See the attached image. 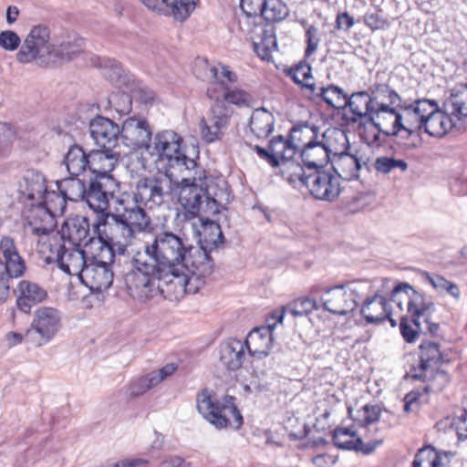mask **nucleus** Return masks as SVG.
<instances>
[{"label": "nucleus", "mask_w": 467, "mask_h": 467, "mask_svg": "<svg viewBox=\"0 0 467 467\" xmlns=\"http://www.w3.org/2000/svg\"><path fill=\"white\" fill-rule=\"evenodd\" d=\"M332 441L336 447L369 454L383 442V438L378 435L360 432L355 424L338 426L332 431Z\"/></svg>", "instance_id": "ddd939ff"}, {"label": "nucleus", "mask_w": 467, "mask_h": 467, "mask_svg": "<svg viewBox=\"0 0 467 467\" xmlns=\"http://www.w3.org/2000/svg\"><path fill=\"white\" fill-rule=\"evenodd\" d=\"M373 168L376 172L380 174H389V172L400 170L404 172L408 170L407 161L402 159H396L389 156L377 157L373 162Z\"/></svg>", "instance_id": "603ef678"}, {"label": "nucleus", "mask_w": 467, "mask_h": 467, "mask_svg": "<svg viewBox=\"0 0 467 467\" xmlns=\"http://www.w3.org/2000/svg\"><path fill=\"white\" fill-rule=\"evenodd\" d=\"M380 13L381 10L374 13L368 12L358 19V22L362 21L372 32L385 30L389 26V22Z\"/></svg>", "instance_id": "6e6d98bb"}, {"label": "nucleus", "mask_w": 467, "mask_h": 467, "mask_svg": "<svg viewBox=\"0 0 467 467\" xmlns=\"http://www.w3.org/2000/svg\"><path fill=\"white\" fill-rule=\"evenodd\" d=\"M285 315V309H276L271 312L266 319L265 326L261 327V328H268L269 333L273 335V330L277 326V324L282 323Z\"/></svg>", "instance_id": "338daca9"}, {"label": "nucleus", "mask_w": 467, "mask_h": 467, "mask_svg": "<svg viewBox=\"0 0 467 467\" xmlns=\"http://www.w3.org/2000/svg\"><path fill=\"white\" fill-rule=\"evenodd\" d=\"M370 119L388 137L397 136L400 131L404 130L402 114L388 104L381 103L371 111Z\"/></svg>", "instance_id": "cd10ccee"}, {"label": "nucleus", "mask_w": 467, "mask_h": 467, "mask_svg": "<svg viewBox=\"0 0 467 467\" xmlns=\"http://www.w3.org/2000/svg\"><path fill=\"white\" fill-rule=\"evenodd\" d=\"M305 186L314 198L322 201L332 202L341 192L338 176L329 171H317L308 174L305 179Z\"/></svg>", "instance_id": "dca6fc26"}, {"label": "nucleus", "mask_w": 467, "mask_h": 467, "mask_svg": "<svg viewBox=\"0 0 467 467\" xmlns=\"http://www.w3.org/2000/svg\"><path fill=\"white\" fill-rule=\"evenodd\" d=\"M57 216L48 212L43 203H32L26 215V231L35 236L55 231Z\"/></svg>", "instance_id": "bb28decb"}, {"label": "nucleus", "mask_w": 467, "mask_h": 467, "mask_svg": "<svg viewBox=\"0 0 467 467\" xmlns=\"http://www.w3.org/2000/svg\"><path fill=\"white\" fill-rule=\"evenodd\" d=\"M359 296L355 284L350 282L327 289L322 303L324 308L330 313L344 316L356 308Z\"/></svg>", "instance_id": "4468645a"}, {"label": "nucleus", "mask_w": 467, "mask_h": 467, "mask_svg": "<svg viewBox=\"0 0 467 467\" xmlns=\"http://www.w3.org/2000/svg\"><path fill=\"white\" fill-rule=\"evenodd\" d=\"M90 133L98 146L110 150H114L121 134L119 125L104 117H97L91 121Z\"/></svg>", "instance_id": "5701e85b"}, {"label": "nucleus", "mask_w": 467, "mask_h": 467, "mask_svg": "<svg viewBox=\"0 0 467 467\" xmlns=\"http://www.w3.org/2000/svg\"><path fill=\"white\" fill-rule=\"evenodd\" d=\"M335 149L317 140L300 150V156L305 166L308 168H323L331 161Z\"/></svg>", "instance_id": "c9c22d12"}, {"label": "nucleus", "mask_w": 467, "mask_h": 467, "mask_svg": "<svg viewBox=\"0 0 467 467\" xmlns=\"http://www.w3.org/2000/svg\"><path fill=\"white\" fill-rule=\"evenodd\" d=\"M265 0H240V6L246 19L259 18Z\"/></svg>", "instance_id": "680f3d73"}, {"label": "nucleus", "mask_w": 467, "mask_h": 467, "mask_svg": "<svg viewBox=\"0 0 467 467\" xmlns=\"http://www.w3.org/2000/svg\"><path fill=\"white\" fill-rule=\"evenodd\" d=\"M163 181L161 176L141 177L136 185L135 202L149 208L161 205L164 201Z\"/></svg>", "instance_id": "aec40b11"}, {"label": "nucleus", "mask_w": 467, "mask_h": 467, "mask_svg": "<svg viewBox=\"0 0 467 467\" xmlns=\"http://www.w3.org/2000/svg\"><path fill=\"white\" fill-rule=\"evenodd\" d=\"M359 412V428L361 431L368 433V425L379 420L380 409L376 405L367 404L361 408Z\"/></svg>", "instance_id": "13d9d810"}, {"label": "nucleus", "mask_w": 467, "mask_h": 467, "mask_svg": "<svg viewBox=\"0 0 467 467\" xmlns=\"http://www.w3.org/2000/svg\"><path fill=\"white\" fill-rule=\"evenodd\" d=\"M213 80L209 82L206 88L207 97L213 100V105H220L222 108H228L226 104L237 107L250 106L253 97L245 89L229 85L237 82L238 76L229 66L219 63L210 69Z\"/></svg>", "instance_id": "0eeeda50"}, {"label": "nucleus", "mask_w": 467, "mask_h": 467, "mask_svg": "<svg viewBox=\"0 0 467 467\" xmlns=\"http://www.w3.org/2000/svg\"><path fill=\"white\" fill-rule=\"evenodd\" d=\"M119 218L132 229L136 234L138 233H150L153 225L150 217L146 213L144 209L136 206L126 210L123 214H119Z\"/></svg>", "instance_id": "a19ab883"}, {"label": "nucleus", "mask_w": 467, "mask_h": 467, "mask_svg": "<svg viewBox=\"0 0 467 467\" xmlns=\"http://www.w3.org/2000/svg\"><path fill=\"white\" fill-rule=\"evenodd\" d=\"M337 140L341 142V150L335 148L331 158V163L335 175L350 181L358 177L360 163L356 155L348 152L350 148L347 135L342 131L337 132Z\"/></svg>", "instance_id": "2eb2a0df"}, {"label": "nucleus", "mask_w": 467, "mask_h": 467, "mask_svg": "<svg viewBox=\"0 0 467 467\" xmlns=\"http://www.w3.org/2000/svg\"><path fill=\"white\" fill-rule=\"evenodd\" d=\"M153 387L155 384L150 380V374H148L131 382L129 388L130 395V397H139Z\"/></svg>", "instance_id": "052dcab7"}, {"label": "nucleus", "mask_w": 467, "mask_h": 467, "mask_svg": "<svg viewBox=\"0 0 467 467\" xmlns=\"http://www.w3.org/2000/svg\"><path fill=\"white\" fill-rule=\"evenodd\" d=\"M280 166H282V176L290 183H300L301 185L305 186V179L307 175L305 174V171L302 165L291 159L283 162Z\"/></svg>", "instance_id": "5fc2aeb1"}, {"label": "nucleus", "mask_w": 467, "mask_h": 467, "mask_svg": "<svg viewBox=\"0 0 467 467\" xmlns=\"http://www.w3.org/2000/svg\"><path fill=\"white\" fill-rule=\"evenodd\" d=\"M60 326L61 315L57 308L40 306L35 311L31 327L45 341L50 340L57 333Z\"/></svg>", "instance_id": "393cba45"}, {"label": "nucleus", "mask_w": 467, "mask_h": 467, "mask_svg": "<svg viewBox=\"0 0 467 467\" xmlns=\"http://www.w3.org/2000/svg\"><path fill=\"white\" fill-rule=\"evenodd\" d=\"M254 150L260 159L265 161L272 167H279L283 162L294 158L296 151L291 140L283 136L274 137L267 149L254 145Z\"/></svg>", "instance_id": "412c9836"}, {"label": "nucleus", "mask_w": 467, "mask_h": 467, "mask_svg": "<svg viewBox=\"0 0 467 467\" xmlns=\"http://www.w3.org/2000/svg\"><path fill=\"white\" fill-rule=\"evenodd\" d=\"M132 268L125 275L126 289L134 299L145 301L159 292V281L169 276L147 254L137 250L131 259Z\"/></svg>", "instance_id": "423d86ee"}, {"label": "nucleus", "mask_w": 467, "mask_h": 467, "mask_svg": "<svg viewBox=\"0 0 467 467\" xmlns=\"http://www.w3.org/2000/svg\"><path fill=\"white\" fill-rule=\"evenodd\" d=\"M317 137L318 129L316 126L308 123H299L290 130L288 138L297 152L316 141Z\"/></svg>", "instance_id": "37998d69"}, {"label": "nucleus", "mask_w": 467, "mask_h": 467, "mask_svg": "<svg viewBox=\"0 0 467 467\" xmlns=\"http://www.w3.org/2000/svg\"><path fill=\"white\" fill-rule=\"evenodd\" d=\"M232 113L229 108L213 105L209 110L208 118L202 117L199 122L202 140L206 143L221 140L223 135V130L229 124Z\"/></svg>", "instance_id": "f3484780"}, {"label": "nucleus", "mask_w": 467, "mask_h": 467, "mask_svg": "<svg viewBox=\"0 0 467 467\" xmlns=\"http://www.w3.org/2000/svg\"><path fill=\"white\" fill-rule=\"evenodd\" d=\"M37 192L44 195H40L43 199L40 203H43L45 209L48 212L53 213L56 216L63 215L67 207V199L62 192L56 191H47L43 184L38 185Z\"/></svg>", "instance_id": "a18cd8bd"}, {"label": "nucleus", "mask_w": 467, "mask_h": 467, "mask_svg": "<svg viewBox=\"0 0 467 467\" xmlns=\"http://www.w3.org/2000/svg\"><path fill=\"white\" fill-rule=\"evenodd\" d=\"M142 253L171 279L169 283L183 288L187 294L198 293L207 283L214 263L203 247H187L175 234L163 231L147 243Z\"/></svg>", "instance_id": "f257e3e1"}, {"label": "nucleus", "mask_w": 467, "mask_h": 467, "mask_svg": "<svg viewBox=\"0 0 467 467\" xmlns=\"http://www.w3.org/2000/svg\"><path fill=\"white\" fill-rule=\"evenodd\" d=\"M244 343L236 338H230L221 345L220 360L229 370H237L244 359Z\"/></svg>", "instance_id": "e433bc0d"}, {"label": "nucleus", "mask_w": 467, "mask_h": 467, "mask_svg": "<svg viewBox=\"0 0 467 467\" xmlns=\"http://www.w3.org/2000/svg\"><path fill=\"white\" fill-rule=\"evenodd\" d=\"M60 235L65 236L68 245L81 247L84 244L88 251L96 250V246H91V242L97 240L89 237V223L85 217L76 216L67 219L62 226Z\"/></svg>", "instance_id": "b1692460"}, {"label": "nucleus", "mask_w": 467, "mask_h": 467, "mask_svg": "<svg viewBox=\"0 0 467 467\" xmlns=\"http://www.w3.org/2000/svg\"><path fill=\"white\" fill-rule=\"evenodd\" d=\"M391 302L399 308L410 314L400 318V332L405 342L411 344L420 337L421 331L420 319L427 316L434 307L432 302H427L425 296L408 283L397 285L390 295Z\"/></svg>", "instance_id": "7ed1b4c3"}, {"label": "nucleus", "mask_w": 467, "mask_h": 467, "mask_svg": "<svg viewBox=\"0 0 467 467\" xmlns=\"http://www.w3.org/2000/svg\"><path fill=\"white\" fill-rule=\"evenodd\" d=\"M190 171L192 170V174L183 177L180 182H174L179 189V202L190 217H196L199 215L202 198L206 196L208 201H212L216 209L214 213L219 212V206L223 201H228L229 193L226 191L224 181H221L223 187L215 186L213 184V180H209L206 176V171L194 161H190Z\"/></svg>", "instance_id": "f03ea898"}, {"label": "nucleus", "mask_w": 467, "mask_h": 467, "mask_svg": "<svg viewBox=\"0 0 467 467\" xmlns=\"http://www.w3.org/2000/svg\"><path fill=\"white\" fill-rule=\"evenodd\" d=\"M49 30L47 26H35L24 41L16 55L20 63H30L40 56L42 51L51 54L49 41Z\"/></svg>", "instance_id": "a211bd4d"}, {"label": "nucleus", "mask_w": 467, "mask_h": 467, "mask_svg": "<svg viewBox=\"0 0 467 467\" xmlns=\"http://www.w3.org/2000/svg\"><path fill=\"white\" fill-rule=\"evenodd\" d=\"M250 36L253 49L262 59L269 61L272 52L276 47V39L273 33L265 30L262 25L254 24L253 26L244 29Z\"/></svg>", "instance_id": "f704fd0d"}, {"label": "nucleus", "mask_w": 467, "mask_h": 467, "mask_svg": "<svg viewBox=\"0 0 467 467\" xmlns=\"http://www.w3.org/2000/svg\"><path fill=\"white\" fill-rule=\"evenodd\" d=\"M36 237V252L47 264L56 263L66 249L64 235L57 231L43 234Z\"/></svg>", "instance_id": "c756f323"}, {"label": "nucleus", "mask_w": 467, "mask_h": 467, "mask_svg": "<svg viewBox=\"0 0 467 467\" xmlns=\"http://www.w3.org/2000/svg\"><path fill=\"white\" fill-rule=\"evenodd\" d=\"M94 232L98 235L97 241L91 242V246H96L99 250V244L110 248L114 254L135 253L133 248L136 234L120 218L119 215L110 214L109 217L97 220L94 223Z\"/></svg>", "instance_id": "1a4fd4ad"}, {"label": "nucleus", "mask_w": 467, "mask_h": 467, "mask_svg": "<svg viewBox=\"0 0 467 467\" xmlns=\"http://www.w3.org/2000/svg\"><path fill=\"white\" fill-rule=\"evenodd\" d=\"M441 454L431 445L420 449L415 455L413 467H440Z\"/></svg>", "instance_id": "864d4df0"}, {"label": "nucleus", "mask_w": 467, "mask_h": 467, "mask_svg": "<svg viewBox=\"0 0 467 467\" xmlns=\"http://www.w3.org/2000/svg\"><path fill=\"white\" fill-rule=\"evenodd\" d=\"M288 14L289 9L283 0H265L260 16L267 22L275 23L284 20Z\"/></svg>", "instance_id": "de8ad7c7"}, {"label": "nucleus", "mask_w": 467, "mask_h": 467, "mask_svg": "<svg viewBox=\"0 0 467 467\" xmlns=\"http://www.w3.org/2000/svg\"><path fill=\"white\" fill-rule=\"evenodd\" d=\"M273 341V335L268 328H255L251 331L244 343L245 349L251 356H267Z\"/></svg>", "instance_id": "58836bf2"}, {"label": "nucleus", "mask_w": 467, "mask_h": 467, "mask_svg": "<svg viewBox=\"0 0 467 467\" xmlns=\"http://www.w3.org/2000/svg\"><path fill=\"white\" fill-rule=\"evenodd\" d=\"M112 195L113 193L106 189L102 181L94 180L90 182L84 199L90 209L98 213L97 220H102L112 214L109 211V197Z\"/></svg>", "instance_id": "7c9ffc66"}, {"label": "nucleus", "mask_w": 467, "mask_h": 467, "mask_svg": "<svg viewBox=\"0 0 467 467\" xmlns=\"http://www.w3.org/2000/svg\"><path fill=\"white\" fill-rule=\"evenodd\" d=\"M93 252V250L84 251L80 246L66 244V249L60 254L58 260L56 262L58 267L69 275H78L80 277L88 260L86 253Z\"/></svg>", "instance_id": "2f4dec72"}, {"label": "nucleus", "mask_w": 467, "mask_h": 467, "mask_svg": "<svg viewBox=\"0 0 467 467\" xmlns=\"http://www.w3.org/2000/svg\"><path fill=\"white\" fill-rule=\"evenodd\" d=\"M98 252H91L90 263H88L79 279L91 290L102 292L110 287L114 275L110 266L114 254L110 248L99 244Z\"/></svg>", "instance_id": "9b49d317"}, {"label": "nucleus", "mask_w": 467, "mask_h": 467, "mask_svg": "<svg viewBox=\"0 0 467 467\" xmlns=\"http://www.w3.org/2000/svg\"><path fill=\"white\" fill-rule=\"evenodd\" d=\"M120 133L122 142L131 150L150 149L151 131L146 120L129 118L123 122Z\"/></svg>", "instance_id": "6ab92c4d"}, {"label": "nucleus", "mask_w": 467, "mask_h": 467, "mask_svg": "<svg viewBox=\"0 0 467 467\" xmlns=\"http://www.w3.org/2000/svg\"><path fill=\"white\" fill-rule=\"evenodd\" d=\"M433 102L431 99H418L402 111L404 131L411 135L416 130L424 129L429 115L433 112Z\"/></svg>", "instance_id": "4be33fe9"}, {"label": "nucleus", "mask_w": 467, "mask_h": 467, "mask_svg": "<svg viewBox=\"0 0 467 467\" xmlns=\"http://www.w3.org/2000/svg\"><path fill=\"white\" fill-rule=\"evenodd\" d=\"M347 94L344 90L334 85L329 84L327 87L315 86V90L308 95V98L316 100L320 99L327 105L334 109H346Z\"/></svg>", "instance_id": "ea45409f"}, {"label": "nucleus", "mask_w": 467, "mask_h": 467, "mask_svg": "<svg viewBox=\"0 0 467 467\" xmlns=\"http://www.w3.org/2000/svg\"><path fill=\"white\" fill-rule=\"evenodd\" d=\"M65 164L71 176H78L88 169V154L80 146L73 145L65 157Z\"/></svg>", "instance_id": "c03bdc74"}, {"label": "nucleus", "mask_w": 467, "mask_h": 467, "mask_svg": "<svg viewBox=\"0 0 467 467\" xmlns=\"http://www.w3.org/2000/svg\"><path fill=\"white\" fill-rule=\"evenodd\" d=\"M422 277L437 291H446L449 295L458 299L461 296V291L458 285L445 277L437 275L424 272Z\"/></svg>", "instance_id": "3c124183"}, {"label": "nucleus", "mask_w": 467, "mask_h": 467, "mask_svg": "<svg viewBox=\"0 0 467 467\" xmlns=\"http://www.w3.org/2000/svg\"><path fill=\"white\" fill-rule=\"evenodd\" d=\"M14 132L11 127L0 121V153L11 147Z\"/></svg>", "instance_id": "69168bd1"}, {"label": "nucleus", "mask_w": 467, "mask_h": 467, "mask_svg": "<svg viewBox=\"0 0 467 467\" xmlns=\"http://www.w3.org/2000/svg\"><path fill=\"white\" fill-rule=\"evenodd\" d=\"M346 108L349 109V115L344 114V119L348 124H354L363 118L371 116L373 99L367 91H358L353 93L350 97H346Z\"/></svg>", "instance_id": "72a5a7b5"}, {"label": "nucleus", "mask_w": 467, "mask_h": 467, "mask_svg": "<svg viewBox=\"0 0 467 467\" xmlns=\"http://www.w3.org/2000/svg\"><path fill=\"white\" fill-rule=\"evenodd\" d=\"M57 190L64 194L67 200L78 202L84 200L86 186L78 176H71L57 182Z\"/></svg>", "instance_id": "49530a36"}, {"label": "nucleus", "mask_w": 467, "mask_h": 467, "mask_svg": "<svg viewBox=\"0 0 467 467\" xmlns=\"http://www.w3.org/2000/svg\"><path fill=\"white\" fill-rule=\"evenodd\" d=\"M467 96L463 90L451 89V95L440 109L437 102H433V112L429 115L424 130L432 137H442L452 128L457 127L464 117Z\"/></svg>", "instance_id": "6e6552de"}, {"label": "nucleus", "mask_w": 467, "mask_h": 467, "mask_svg": "<svg viewBox=\"0 0 467 467\" xmlns=\"http://www.w3.org/2000/svg\"><path fill=\"white\" fill-rule=\"evenodd\" d=\"M182 138L172 130L159 132L154 137L153 145L147 150L150 156L155 157L156 162H165V176L172 182V173L169 168L177 165L190 170V161L182 149Z\"/></svg>", "instance_id": "9d476101"}, {"label": "nucleus", "mask_w": 467, "mask_h": 467, "mask_svg": "<svg viewBox=\"0 0 467 467\" xmlns=\"http://www.w3.org/2000/svg\"><path fill=\"white\" fill-rule=\"evenodd\" d=\"M358 132L361 140L368 146L379 147L382 143L380 139L382 131L376 122L370 119V117L367 121L358 124Z\"/></svg>", "instance_id": "8fccbe9b"}, {"label": "nucleus", "mask_w": 467, "mask_h": 467, "mask_svg": "<svg viewBox=\"0 0 467 467\" xmlns=\"http://www.w3.org/2000/svg\"><path fill=\"white\" fill-rule=\"evenodd\" d=\"M198 0H172L169 3L166 9V16H172L176 21H185L193 12Z\"/></svg>", "instance_id": "09e8293b"}, {"label": "nucleus", "mask_w": 467, "mask_h": 467, "mask_svg": "<svg viewBox=\"0 0 467 467\" xmlns=\"http://www.w3.org/2000/svg\"><path fill=\"white\" fill-rule=\"evenodd\" d=\"M337 461V456L336 455L321 453L313 457L312 463L316 467H333Z\"/></svg>", "instance_id": "774afa93"}, {"label": "nucleus", "mask_w": 467, "mask_h": 467, "mask_svg": "<svg viewBox=\"0 0 467 467\" xmlns=\"http://www.w3.org/2000/svg\"><path fill=\"white\" fill-rule=\"evenodd\" d=\"M20 44V38L16 33L7 30L0 33V46L6 50H15Z\"/></svg>", "instance_id": "0e129e2a"}, {"label": "nucleus", "mask_w": 467, "mask_h": 467, "mask_svg": "<svg viewBox=\"0 0 467 467\" xmlns=\"http://www.w3.org/2000/svg\"><path fill=\"white\" fill-rule=\"evenodd\" d=\"M0 302L9 295V281L23 276L26 271V263L20 255L16 241L10 236H3L0 240Z\"/></svg>", "instance_id": "f8f14e48"}, {"label": "nucleus", "mask_w": 467, "mask_h": 467, "mask_svg": "<svg viewBox=\"0 0 467 467\" xmlns=\"http://www.w3.org/2000/svg\"><path fill=\"white\" fill-rule=\"evenodd\" d=\"M178 368V366L173 363H169L163 366L157 371L150 373V380L152 381L155 386L161 383L162 380L172 375Z\"/></svg>", "instance_id": "e2e57ef3"}, {"label": "nucleus", "mask_w": 467, "mask_h": 467, "mask_svg": "<svg viewBox=\"0 0 467 467\" xmlns=\"http://www.w3.org/2000/svg\"><path fill=\"white\" fill-rule=\"evenodd\" d=\"M304 60L284 69L285 75L298 85L305 95L308 97L315 90V79L311 66Z\"/></svg>", "instance_id": "4c0bfd02"}, {"label": "nucleus", "mask_w": 467, "mask_h": 467, "mask_svg": "<svg viewBox=\"0 0 467 467\" xmlns=\"http://www.w3.org/2000/svg\"><path fill=\"white\" fill-rule=\"evenodd\" d=\"M419 363L412 366L409 375L425 383V392L441 391L450 381V376L442 367L450 362L441 351L437 342L422 340L419 346Z\"/></svg>", "instance_id": "39448f33"}, {"label": "nucleus", "mask_w": 467, "mask_h": 467, "mask_svg": "<svg viewBox=\"0 0 467 467\" xmlns=\"http://www.w3.org/2000/svg\"><path fill=\"white\" fill-rule=\"evenodd\" d=\"M317 306L315 299L310 297H300L294 300L290 306V312L293 316H305L312 312Z\"/></svg>", "instance_id": "bf43d9fd"}, {"label": "nucleus", "mask_w": 467, "mask_h": 467, "mask_svg": "<svg viewBox=\"0 0 467 467\" xmlns=\"http://www.w3.org/2000/svg\"><path fill=\"white\" fill-rule=\"evenodd\" d=\"M119 153L110 150H94L88 153V170L96 175V180L113 182L110 172L119 162Z\"/></svg>", "instance_id": "a878e982"}, {"label": "nucleus", "mask_w": 467, "mask_h": 467, "mask_svg": "<svg viewBox=\"0 0 467 467\" xmlns=\"http://www.w3.org/2000/svg\"><path fill=\"white\" fill-rule=\"evenodd\" d=\"M361 315L368 323L376 324L388 319L391 327L397 325V321L392 317L393 312L388 308V300L379 295H375L364 301Z\"/></svg>", "instance_id": "473e14b6"}, {"label": "nucleus", "mask_w": 467, "mask_h": 467, "mask_svg": "<svg viewBox=\"0 0 467 467\" xmlns=\"http://www.w3.org/2000/svg\"><path fill=\"white\" fill-rule=\"evenodd\" d=\"M306 48L304 57L306 59L312 57L317 50L320 44L319 30L317 26H307L305 32Z\"/></svg>", "instance_id": "4d7b16f0"}, {"label": "nucleus", "mask_w": 467, "mask_h": 467, "mask_svg": "<svg viewBox=\"0 0 467 467\" xmlns=\"http://www.w3.org/2000/svg\"><path fill=\"white\" fill-rule=\"evenodd\" d=\"M196 409L216 430L238 431L244 424L236 399L231 395H223L219 399L213 389L203 388L196 394Z\"/></svg>", "instance_id": "20e7f679"}, {"label": "nucleus", "mask_w": 467, "mask_h": 467, "mask_svg": "<svg viewBox=\"0 0 467 467\" xmlns=\"http://www.w3.org/2000/svg\"><path fill=\"white\" fill-rule=\"evenodd\" d=\"M275 119L273 114L265 109H255L250 118L249 128L256 138H267L273 131Z\"/></svg>", "instance_id": "79ce46f5"}, {"label": "nucleus", "mask_w": 467, "mask_h": 467, "mask_svg": "<svg viewBox=\"0 0 467 467\" xmlns=\"http://www.w3.org/2000/svg\"><path fill=\"white\" fill-rule=\"evenodd\" d=\"M48 296L47 291L30 280H21L16 287V306L26 314H29L34 306L44 302Z\"/></svg>", "instance_id": "c85d7f7f"}]
</instances>
